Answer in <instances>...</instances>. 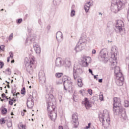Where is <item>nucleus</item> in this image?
I'll return each mask as SVG.
<instances>
[{
  "label": "nucleus",
  "mask_w": 129,
  "mask_h": 129,
  "mask_svg": "<svg viewBox=\"0 0 129 129\" xmlns=\"http://www.w3.org/2000/svg\"><path fill=\"white\" fill-rule=\"evenodd\" d=\"M120 98L116 97L113 98V111L114 114L119 115L121 121H124L127 119V115L125 113V110L121 106Z\"/></svg>",
  "instance_id": "obj_2"
},
{
  "label": "nucleus",
  "mask_w": 129,
  "mask_h": 129,
  "mask_svg": "<svg viewBox=\"0 0 129 129\" xmlns=\"http://www.w3.org/2000/svg\"><path fill=\"white\" fill-rule=\"evenodd\" d=\"M21 94H23V95H25V94H26V88L23 87L22 89H21Z\"/></svg>",
  "instance_id": "obj_34"
},
{
  "label": "nucleus",
  "mask_w": 129,
  "mask_h": 129,
  "mask_svg": "<svg viewBox=\"0 0 129 129\" xmlns=\"http://www.w3.org/2000/svg\"><path fill=\"white\" fill-rule=\"evenodd\" d=\"M1 112L3 114H7L8 112V109L7 108H4L1 110Z\"/></svg>",
  "instance_id": "obj_29"
},
{
  "label": "nucleus",
  "mask_w": 129,
  "mask_h": 129,
  "mask_svg": "<svg viewBox=\"0 0 129 129\" xmlns=\"http://www.w3.org/2000/svg\"><path fill=\"white\" fill-rule=\"evenodd\" d=\"M20 92H17L16 94H15V96H16V97H18V95H20Z\"/></svg>",
  "instance_id": "obj_55"
},
{
  "label": "nucleus",
  "mask_w": 129,
  "mask_h": 129,
  "mask_svg": "<svg viewBox=\"0 0 129 129\" xmlns=\"http://www.w3.org/2000/svg\"><path fill=\"white\" fill-rule=\"evenodd\" d=\"M60 2H61V0H53V3L54 6H57V5H59L60 4Z\"/></svg>",
  "instance_id": "obj_31"
},
{
  "label": "nucleus",
  "mask_w": 129,
  "mask_h": 129,
  "mask_svg": "<svg viewBox=\"0 0 129 129\" xmlns=\"http://www.w3.org/2000/svg\"><path fill=\"white\" fill-rule=\"evenodd\" d=\"M1 96L2 98H3V99H5V98H6V101H5V102H7V101L9 100V98H8V96L6 95V94L3 93L2 94Z\"/></svg>",
  "instance_id": "obj_28"
},
{
  "label": "nucleus",
  "mask_w": 129,
  "mask_h": 129,
  "mask_svg": "<svg viewBox=\"0 0 129 129\" xmlns=\"http://www.w3.org/2000/svg\"><path fill=\"white\" fill-rule=\"evenodd\" d=\"M30 101H34V97L31 95H29V97L27 98V102H29Z\"/></svg>",
  "instance_id": "obj_27"
},
{
  "label": "nucleus",
  "mask_w": 129,
  "mask_h": 129,
  "mask_svg": "<svg viewBox=\"0 0 129 129\" xmlns=\"http://www.w3.org/2000/svg\"><path fill=\"white\" fill-rule=\"evenodd\" d=\"M0 123L1 124H5V123H6V119L5 118H2L0 119Z\"/></svg>",
  "instance_id": "obj_32"
},
{
  "label": "nucleus",
  "mask_w": 129,
  "mask_h": 129,
  "mask_svg": "<svg viewBox=\"0 0 129 129\" xmlns=\"http://www.w3.org/2000/svg\"><path fill=\"white\" fill-rule=\"evenodd\" d=\"M91 60V57L84 56L82 59V66L83 67H87L89 64V61Z\"/></svg>",
  "instance_id": "obj_9"
},
{
  "label": "nucleus",
  "mask_w": 129,
  "mask_h": 129,
  "mask_svg": "<svg viewBox=\"0 0 129 129\" xmlns=\"http://www.w3.org/2000/svg\"><path fill=\"white\" fill-rule=\"evenodd\" d=\"M11 100H13V102H16V101H17V99L15 98L11 99Z\"/></svg>",
  "instance_id": "obj_54"
},
{
  "label": "nucleus",
  "mask_w": 129,
  "mask_h": 129,
  "mask_svg": "<svg viewBox=\"0 0 129 129\" xmlns=\"http://www.w3.org/2000/svg\"><path fill=\"white\" fill-rule=\"evenodd\" d=\"M7 87H8V88H11V87L10 86V84H8L7 85Z\"/></svg>",
  "instance_id": "obj_63"
},
{
  "label": "nucleus",
  "mask_w": 129,
  "mask_h": 129,
  "mask_svg": "<svg viewBox=\"0 0 129 129\" xmlns=\"http://www.w3.org/2000/svg\"><path fill=\"white\" fill-rule=\"evenodd\" d=\"M104 128H107L110 126V118H108L106 119V121L104 122V124H102Z\"/></svg>",
  "instance_id": "obj_20"
},
{
  "label": "nucleus",
  "mask_w": 129,
  "mask_h": 129,
  "mask_svg": "<svg viewBox=\"0 0 129 129\" xmlns=\"http://www.w3.org/2000/svg\"><path fill=\"white\" fill-rule=\"evenodd\" d=\"M104 116H105V114L103 113L99 115V119L100 122H102L103 124H104L105 120H104Z\"/></svg>",
  "instance_id": "obj_21"
},
{
  "label": "nucleus",
  "mask_w": 129,
  "mask_h": 129,
  "mask_svg": "<svg viewBox=\"0 0 129 129\" xmlns=\"http://www.w3.org/2000/svg\"><path fill=\"white\" fill-rule=\"evenodd\" d=\"M78 85L79 87H82L83 86V83H82V80L81 79H78Z\"/></svg>",
  "instance_id": "obj_25"
},
{
  "label": "nucleus",
  "mask_w": 129,
  "mask_h": 129,
  "mask_svg": "<svg viewBox=\"0 0 129 129\" xmlns=\"http://www.w3.org/2000/svg\"><path fill=\"white\" fill-rule=\"evenodd\" d=\"M63 59L61 57H57L55 59V67L58 68H60V67H62L63 65H64V63L63 62Z\"/></svg>",
  "instance_id": "obj_11"
},
{
  "label": "nucleus",
  "mask_w": 129,
  "mask_h": 129,
  "mask_svg": "<svg viewBox=\"0 0 129 129\" xmlns=\"http://www.w3.org/2000/svg\"><path fill=\"white\" fill-rule=\"evenodd\" d=\"M124 106L125 107H128L129 106V102L128 100H125L124 101Z\"/></svg>",
  "instance_id": "obj_38"
},
{
  "label": "nucleus",
  "mask_w": 129,
  "mask_h": 129,
  "mask_svg": "<svg viewBox=\"0 0 129 129\" xmlns=\"http://www.w3.org/2000/svg\"><path fill=\"white\" fill-rule=\"evenodd\" d=\"M16 24H17L18 25H20V24H21V23L23 22V19L20 18V19H18L16 20Z\"/></svg>",
  "instance_id": "obj_33"
},
{
  "label": "nucleus",
  "mask_w": 129,
  "mask_h": 129,
  "mask_svg": "<svg viewBox=\"0 0 129 129\" xmlns=\"http://www.w3.org/2000/svg\"><path fill=\"white\" fill-rule=\"evenodd\" d=\"M116 84L118 86H122L124 83V77L121 76L116 78Z\"/></svg>",
  "instance_id": "obj_10"
},
{
  "label": "nucleus",
  "mask_w": 129,
  "mask_h": 129,
  "mask_svg": "<svg viewBox=\"0 0 129 129\" xmlns=\"http://www.w3.org/2000/svg\"><path fill=\"white\" fill-rule=\"evenodd\" d=\"M33 47L36 54H40L41 53V47L40 45H38V43H34Z\"/></svg>",
  "instance_id": "obj_18"
},
{
  "label": "nucleus",
  "mask_w": 129,
  "mask_h": 129,
  "mask_svg": "<svg viewBox=\"0 0 129 129\" xmlns=\"http://www.w3.org/2000/svg\"><path fill=\"white\" fill-rule=\"evenodd\" d=\"M63 39V34L61 31H58L56 33V39L58 41V39Z\"/></svg>",
  "instance_id": "obj_22"
},
{
  "label": "nucleus",
  "mask_w": 129,
  "mask_h": 129,
  "mask_svg": "<svg viewBox=\"0 0 129 129\" xmlns=\"http://www.w3.org/2000/svg\"><path fill=\"white\" fill-rule=\"evenodd\" d=\"M84 72L83 68H74L73 69V76L74 79H76L79 75H81Z\"/></svg>",
  "instance_id": "obj_6"
},
{
  "label": "nucleus",
  "mask_w": 129,
  "mask_h": 129,
  "mask_svg": "<svg viewBox=\"0 0 129 129\" xmlns=\"http://www.w3.org/2000/svg\"><path fill=\"white\" fill-rule=\"evenodd\" d=\"M63 65L65 67H68L69 68L71 66V61H70V58H66L64 60H63Z\"/></svg>",
  "instance_id": "obj_19"
},
{
  "label": "nucleus",
  "mask_w": 129,
  "mask_h": 129,
  "mask_svg": "<svg viewBox=\"0 0 129 129\" xmlns=\"http://www.w3.org/2000/svg\"><path fill=\"white\" fill-rule=\"evenodd\" d=\"M21 115H22V116H24L25 115V112L22 111L21 112Z\"/></svg>",
  "instance_id": "obj_59"
},
{
  "label": "nucleus",
  "mask_w": 129,
  "mask_h": 129,
  "mask_svg": "<svg viewBox=\"0 0 129 129\" xmlns=\"http://www.w3.org/2000/svg\"><path fill=\"white\" fill-rule=\"evenodd\" d=\"M4 62H3V61L0 60V68L2 69V68H3L4 67Z\"/></svg>",
  "instance_id": "obj_39"
},
{
  "label": "nucleus",
  "mask_w": 129,
  "mask_h": 129,
  "mask_svg": "<svg viewBox=\"0 0 129 129\" xmlns=\"http://www.w3.org/2000/svg\"><path fill=\"white\" fill-rule=\"evenodd\" d=\"M55 76L57 78H60V77H61L63 76V73H57L55 74Z\"/></svg>",
  "instance_id": "obj_30"
},
{
  "label": "nucleus",
  "mask_w": 129,
  "mask_h": 129,
  "mask_svg": "<svg viewBox=\"0 0 129 129\" xmlns=\"http://www.w3.org/2000/svg\"><path fill=\"white\" fill-rule=\"evenodd\" d=\"M14 37V33H12L9 37V41H12L13 40V38Z\"/></svg>",
  "instance_id": "obj_37"
},
{
  "label": "nucleus",
  "mask_w": 129,
  "mask_h": 129,
  "mask_svg": "<svg viewBox=\"0 0 129 129\" xmlns=\"http://www.w3.org/2000/svg\"><path fill=\"white\" fill-rule=\"evenodd\" d=\"M0 50H1L2 51H5V45H1L0 46Z\"/></svg>",
  "instance_id": "obj_42"
},
{
  "label": "nucleus",
  "mask_w": 129,
  "mask_h": 129,
  "mask_svg": "<svg viewBox=\"0 0 129 129\" xmlns=\"http://www.w3.org/2000/svg\"><path fill=\"white\" fill-rule=\"evenodd\" d=\"M56 83L57 85H59V84H62V82L56 81Z\"/></svg>",
  "instance_id": "obj_50"
},
{
  "label": "nucleus",
  "mask_w": 129,
  "mask_h": 129,
  "mask_svg": "<svg viewBox=\"0 0 129 129\" xmlns=\"http://www.w3.org/2000/svg\"><path fill=\"white\" fill-rule=\"evenodd\" d=\"M38 23L39 24V25H40V26L42 25V20H41V19H39L38 20Z\"/></svg>",
  "instance_id": "obj_48"
},
{
  "label": "nucleus",
  "mask_w": 129,
  "mask_h": 129,
  "mask_svg": "<svg viewBox=\"0 0 129 129\" xmlns=\"http://www.w3.org/2000/svg\"><path fill=\"white\" fill-rule=\"evenodd\" d=\"M90 9V5H88V4H85L84 6V10H85L86 13L89 12V10Z\"/></svg>",
  "instance_id": "obj_24"
},
{
  "label": "nucleus",
  "mask_w": 129,
  "mask_h": 129,
  "mask_svg": "<svg viewBox=\"0 0 129 129\" xmlns=\"http://www.w3.org/2000/svg\"><path fill=\"white\" fill-rule=\"evenodd\" d=\"M15 88H12L11 92L13 94V96H15V94H16V92H17V88H16V85L14 86Z\"/></svg>",
  "instance_id": "obj_26"
},
{
  "label": "nucleus",
  "mask_w": 129,
  "mask_h": 129,
  "mask_svg": "<svg viewBox=\"0 0 129 129\" xmlns=\"http://www.w3.org/2000/svg\"><path fill=\"white\" fill-rule=\"evenodd\" d=\"M91 126V123H89L88 124L87 126H86L85 128L86 129H88V128H90V127Z\"/></svg>",
  "instance_id": "obj_41"
},
{
  "label": "nucleus",
  "mask_w": 129,
  "mask_h": 129,
  "mask_svg": "<svg viewBox=\"0 0 129 129\" xmlns=\"http://www.w3.org/2000/svg\"><path fill=\"white\" fill-rule=\"evenodd\" d=\"M99 59H100L101 61H108V58L106 57V53H103V54H101V51H100Z\"/></svg>",
  "instance_id": "obj_17"
},
{
  "label": "nucleus",
  "mask_w": 129,
  "mask_h": 129,
  "mask_svg": "<svg viewBox=\"0 0 129 129\" xmlns=\"http://www.w3.org/2000/svg\"><path fill=\"white\" fill-rule=\"evenodd\" d=\"M126 0H112L111 4V11L112 13L116 14L121 9L124 8Z\"/></svg>",
  "instance_id": "obj_3"
},
{
  "label": "nucleus",
  "mask_w": 129,
  "mask_h": 129,
  "mask_svg": "<svg viewBox=\"0 0 129 129\" xmlns=\"http://www.w3.org/2000/svg\"><path fill=\"white\" fill-rule=\"evenodd\" d=\"M38 77L40 81L42 82H46V77H45V73L43 71H40L38 74Z\"/></svg>",
  "instance_id": "obj_13"
},
{
  "label": "nucleus",
  "mask_w": 129,
  "mask_h": 129,
  "mask_svg": "<svg viewBox=\"0 0 129 129\" xmlns=\"http://www.w3.org/2000/svg\"><path fill=\"white\" fill-rule=\"evenodd\" d=\"M72 119H73V121L74 122V127L75 128H77L78 127V124H79V122L78 121V116L75 114H73L72 115Z\"/></svg>",
  "instance_id": "obj_12"
},
{
  "label": "nucleus",
  "mask_w": 129,
  "mask_h": 129,
  "mask_svg": "<svg viewBox=\"0 0 129 129\" xmlns=\"http://www.w3.org/2000/svg\"><path fill=\"white\" fill-rule=\"evenodd\" d=\"M86 35L85 33L82 34L81 37L75 47V51L76 52H81L82 50L85 49V46L87 44V39H86Z\"/></svg>",
  "instance_id": "obj_4"
},
{
  "label": "nucleus",
  "mask_w": 129,
  "mask_h": 129,
  "mask_svg": "<svg viewBox=\"0 0 129 129\" xmlns=\"http://www.w3.org/2000/svg\"><path fill=\"white\" fill-rule=\"evenodd\" d=\"M102 79H99L98 80V82H99V83H102Z\"/></svg>",
  "instance_id": "obj_56"
},
{
  "label": "nucleus",
  "mask_w": 129,
  "mask_h": 129,
  "mask_svg": "<svg viewBox=\"0 0 129 129\" xmlns=\"http://www.w3.org/2000/svg\"><path fill=\"white\" fill-rule=\"evenodd\" d=\"M46 94L45 95V100L47 105V109L48 112V116L50 118L51 120H55V119L53 118V116L55 115V118L57 117V111H55V106L54 103L56 102V99L54 98V96L52 94L53 92L52 90L49 91L48 89H46Z\"/></svg>",
  "instance_id": "obj_1"
},
{
  "label": "nucleus",
  "mask_w": 129,
  "mask_h": 129,
  "mask_svg": "<svg viewBox=\"0 0 129 129\" xmlns=\"http://www.w3.org/2000/svg\"><path fill=\"white\" fill-rule=\"evenodd\" d=\"M63 129H69V127H68V125H65L64 126Z\"/></svg>",
  "instance_id": "obj_53"
},
{
  "label": "nucleus",
  "mask_w": 129,
  "mask_h": 129,
  "mask_svg": "<svg viewBox=\"0 0 129 129\" xmlns=\"http://www.w3.org/2000/svg\"><path fill=\"white\" fill-rule=\"evenodd\" d=\"M79 92L81 94H82V93H83V91L82 90H80Z\"/></svg>",
  "instance_id": "obj_64"
},
{
  "label": "nucleus",
  "mask_w": 129,
  "mask_h": 129,
  "mask_svg": "<svg viewBox=\"0 0 129 129\" xmlns=\"http://www.w3.org/2000/svg\"><path fill=\"white\" fill-rule=\"evenodd\" d=\"M97 76H98V75H97L96 76L94 75V79H96V80H97V79H98V78H97Z\"/></svg>",
  "instance_id": "obj_52"
},
{
  "label": "nucleus",
  "mask_w": 129,
  "mask_h": 129,
  "mask_svg": "<svg viewBox=\"0 0 129 129\" xmlns=\"http://www.w3.org/2000/svg\"><path fill=\"white\" fill-rule=\"evenodd\" d=\"M63 88H64V90L67 91V88H66V86L63 85Z\"/></svg>",
  "instance_id": "obj_60"
},
{
  "label": "nucleus",
  "mask_w": 129,
  "mask_h": 129,
  "mask_svg": "<svg viewBox=\"0 0 129 129\" xmlns=\"http://www.w3.org/2000/svg\"><path fill=\"white\" fill-rule=\"evenodd\" d=\"M92 54H96V50L95 49H93L92 51Z\"/></svg>",
  "instance_id": "obj_49"
},
{
  "label": "nucleus",
  "mask_w": 129,
  "mask_h": 129,
  "mask_svg": "<svg viewBox=\"0 0 129 129\" xmlns=\"http://www.w3.org/2000/svg\"><path fill=\"white\" fill-rule=\"evenodd\" d=\"M59 129H63V126H59Z\"/></svg>",
  "instance_id": "obj_61"
},
{
  "label": "nucleus",
  "mask_w": 129,
  "mask_h": 129,
  "mask_svg": "<svg viewBox=\"0 0 129 129\" xmlns=\"http://www.w3.org/2000/svg\"><path fill=\"white\" fill-rule=\"evenodd\" d=\"M35 60L31 59L30 60L29 62H27L26 64V71L29 74H33L34 70L33 69V65H34V62Z\"/></svg>",
  "instance_id": "obj_7"
},
{
  "label": "nucleus",
  "mask_w": 129,
  "mask_h": 129,
  "mask_svg": "<svg viewBox=\"0 0 129 129\" xmlns=\"http://www.w3.org/2000/svg\"><path fill=\"white\" fill-rule=\"evenodd\" d=\"M20 129H26V128H25V125H23L22 124L20 125Z\"/></svg>",
  "instance_id": "obj_46"
},
{
  "label": "nucleus",
  "mask_w": 129,
  "mask_h": 129,
  "mask_svg": "<svg viewBox=\"0 0 129 129\" xmlns=\"http://www.w3.org/2000/svg\"><path fill=\"white\" fill-rule=\"evenodd\" d=\"M11 63H15V59H13L11 60Z\"/></svg>",
  "instance_id": "obj_62"
},
{
  "label": "nucleus",
  "mask_w": 129,
  "mask_h": 129,
  "mask_svg": "<svg viewBox=\"0 0 129 129\" xmlns=\"http://www.w3.org/2000/svg\"><path fill=\"white\" fill-rule=\"evenodd\" d=\"M86 4L88 5L89 6H91V2H88Z\"/></svg>",
  "instance_id": "obj_57"
},
{
  "label": "nucleus",
  "mask_w": 129,
  "mask_h": 129,
  "mask_svg": "<svg viewBox=\"0 0 129 129\" xmlns=\"http://www.w3.org/2000/svg\"><path fill=\"white\" fill-rule=\"evenodd\" d=\"M6 71H7V72H9V75H11V74H12V71H11V69L8 68L7 69H6Z\"/></svg>",
  "instance_id": "obj_44"
},
{
  "label": "nucleus",
  "mask_w": 129,
  "mask_h": 129,
  "mask_svg": "<svg viewBox=\"0 0 129 129\" xmlns=\"http://www.w3.org/2000/svg\"><path fill=\"white\" fill-rule=\"evenodd\" d=\"M88 92L89 94H90V95H92V90L88 89Z\"/></svg>",
  "instance_id": "obj_45"
},
{
  "label": "nucleus",
  "mask_w": 129,
  "mask_h": 129,
  "mask_svg": "<svg viewBox=\"0 0 129 129\" xmlns=\"http://www.w3.org/2000/svg\"><path fill=\"white\" fill-rule=\"evenodd\" d=\"M9 54H10L9 57H10V58L13 59V58H14V53H13V52L11 51L9 52Z\"/></svg>",
  "instance_id": "obj_40"
},
{
  "label": "nucleus",
  "mask_w": 129,
  "mask_h": 129,
  "mask_svg": "<svg viewBox=\"0 0 129 129\" xmlns=\"http://www.w3.org/2000/svg\"><path fill=\"white\" fill-rule=\"evenodd\" d=\"M119 21L116 22V24L115 25L114 31L116 33H119L123 32L124 28H122V25L119 24Z\"/></svg>",
  "instance_id": "obj_8"
},
{
  "label": "nucleus",
  "mask_w": 129,
  "mask_h": 129,
  "mask_svg": "<svg viewBox=\"0 0 129 129\" xmlns=\"http://www.w3.org/2000/svg\"><path fill=\"white\" fill-rule=\"evenodd\" d=\"M99 98L100 100H101V101H102V100H103V95H100Z\"/></svg>",
  "instance_id": "obj_47"
},
{
  "label": "nucleus",
  "mask_w": 129,
  "mask_h": 129,
  "mask_svg": "<svg viewBox=\"0 0 129 129\" xmlns=\"http://www.w3.org/2000/svg\"><path fill=\"white\" fill-rule=\"evenodd\" d=\"M89 73H90L92 76H94V74H93V72L91 70V69H89Z\"/></svg>",
  "instance_id": "obj_43"
},
{
  "label": "nucleus",
  "mask_w": 129,
  "mask_h": 129,
  "mask_svg": "<svg viewBox=\"0 0 129 129\" xmlns=\"http://www.w3.org/2000/svg\"><path fill=\"white\" fill-rule=\"evenodd\" d=\"M10 59H11V57H7V62H10Z\"/></svg>",
  "instance_id": "obj_58"
},
{
  "label": "nucleus",
  "mask_w": 129,
  "mask_h": 129,
  "mask_svg": "<svg viewBox=\"0 0 129 129\" xmlns=\"http://www.w3.org/2000/svg\"><path fill=\"white\" fill-rule=\"evenodd\" d=\"M27 106L28 108H33L34 106V101L27 102Z\"/></svg>",
  "instance_id": "obj_23"
},
{
  "label": "nucleus",
  "mask_w": 129,
  "mask_h": 129,
  "mask_svg": "<svg viewBox=\"0 0 129 129\" xmlns=\"http://www.w3.org/2000/svg\"><path fill=\"white\" fill-rule=\"evenodd\" d=\"M114 74L116 78H117V77H119V75H120V76H123L122 73L120 71V68H119V67H115Z\"/></svg>",
  "instance_id": "obj_15"
},
{
  "label": "nucleus",
  "mask_w": 129,
  "mask_h": 129,
  "mask_svg": "<svg viewBox=\"0 0 129 129\" xmlns=\"http://www.w3.org/2000/svg\"><path fill=\"white\" fill-rule=\"evenodd\" d=\"M82 104H84L86 109H89L91 107V104H90L88 98H85L84 101L82 102Z\"/></svg>",
  "instance_id": "obj_14"
},
{
  "label": "nucleus",
  "mask_w": 129,
  "mask_h": 129,
  "mask_svg": "<svg viewBox=\"0 0 129 129\" xmlns=\"http://www.w3.org/2000/svg\"><path fill=\"white\" fill-rule=\"evenodd\" d=\"M75 16V10L73 9L71 12V17H74Z\"/></svg>",
  "instance_id": "obj_35"
},
{
  "label": "nucleus",
  "mask_w": 129,
  "mask_h": 129,
  "mask_svg": "<svg viewBox=\"0 0 129 129\" xmlns=\"http://www.w3.org/2000/svg\"><path fill=\"white\" fill-rule=\"evenodd\" d=\"M62 82H63V85L68 87L69 88V92L72 91L73 92L74 89L72 87V82L68 79V77L66 76H64L62 78Z\"/></svg>",
  "instance_id": "obj_5"
},
{
  "label": "nucleus",
  "mask_w": 129,
  "mask_h": 129,
  "mask_svg": "<svg viewBox=\"0 0 129 129\" xmlns=\"http://www.w3.org/2000/svg\"><path fill=\"white\" fill-rule=\"evenodd\" d=\"M46 29H47V30H48V31H49V30H50V29H51V26H50V25H48L47 26Z\"/></svg>",
  "instance_id": "obj_51"
},
{
  "label": "nucleus",
  "mask_w": 129,
  "mask_h": 129,
  "mask_svg": "<svg viewBox=\"0 0 129 129\" xmlns=\"http://www.w3.org/2000/svg\"><path fill=\"white\" fill-rule=\"evenodd\" d=\"M36 40V34H31L29 37H27L26 40V43H29L31 44L32 42H34Z\"/></svg>",
  "instance_id": "obj_16"
},
{
  "label": "nucleus",
  "mask_w": 129,
  "mask_h": 129,
  "mask_svg": "<svg viewBox=\"0 0 129 129\" xmlns=\"http://www.w3.org/2000/svg\"><path fill=\"white\" fill-rule=\"evenodd\" d=\"M9 104H10V105H13V104H14V102L13 100H12L10 97L9 98Z\"/></svg>",
  "instance_id": "obj_36"
}]
</instances>
